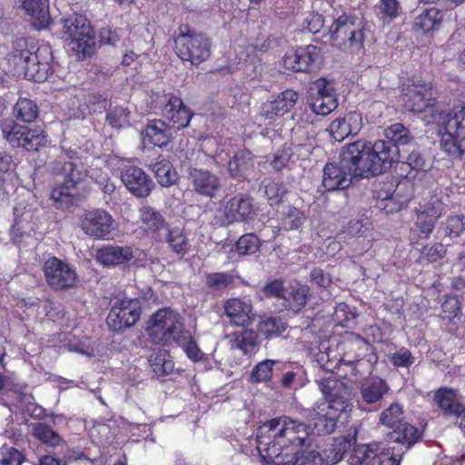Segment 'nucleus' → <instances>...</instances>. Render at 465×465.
<instances>
[{
  "label": "nucleus",
  "mask_w": 465,
  "mask_h": 465,
  "mask_svg": "<svg viewBox=\"0 0 465 465\" xmlns=\"http://www.w3.org/2000/svg\"><path fill=\"white\" fill-rule=\"evenodd\" d=\"M355 441V436L337 438L330 453L322 457L313 446L309 427L287 416L264 422L256 434L263 465H334Z\"/></svg>",
  "instance_id": "f257e3e1"
},
{
  "label": "nucleus",
  "mask_w": 465,
  "mask_h": 465,
  "mask_svg": "<svg viewBox=\"0 0 465 465\" xmlns=\"http://www.w3.org/2000/svg\"><path fill=\"white\" fill-rule=\"evenodd\" d=\"M399 159V149L383 140L374 143L358 140L341 151V163L349 167L354 177L380 174L391 167Z\"/></svg>",
  "instance_id": "f03ea898"
},
{
  "label": "nucleus",
  "mask_w": 465,
  "mask_h": 465,
  "mask_svg": "<svg viewBox=\"0 0 465 465\" xmlns=\"http://www.w3.org/2000/svg\"><path fill=\"white\" fill-rule=\"evenodd\" d=\"M321 391L327 398L314 410L312 421L318 434L331 433L339 419L346 420L351 411V392L348 386L334 377L319 381Z\"/></svg>",
  "instance_id": "7ed1b4c3"
},
{
  "label": "nucleus",
  "mask_w": 465,
  "mask_h": 465,
  "mask_svg": "<svg viewBox=\"0 0 465 465\" xmlns=\"http://www.w3.org/2000/svg\"><path fill=\"white\" fill-rule=\"evenodd\" d=\"M14 66L23 71L25 77L35 82H44L52 74L53 54L48 45L27 48L26 41L20 39L9 59Z\"/></svg>",
  "instance_id": "20e7f679"
},
{
  "label": "nucleus",
  "mask_w": 465,
  "mask_h": 465,
  "mask_svg": "<svg viewBox=\"0 0 465 465\" xmlns=\"http://www.w3.org/2000/svg\"><path fill=\"white\" fill-rule=\"evenodd\" d=\"M438 136L440 147L451 157H459L465 153V108L459 106L452 113L438 115Z\"/></svg>",
  "instance_id": "39448f33"
},
{
  "label": "nucleus",
  "mask_w": 465,
  "mask_h": 465,
  "mask_svg": "<svg viewBox=\"0 0 465 465\" xmlns=\"http://www.w3.org/2000/svg\"><path fill=\"white\" fill-rule=\"evenodd\" d=\"M64 39L71 52L78 59L91 56L94 51V36L88 20L82 15H74L64 20Z\"/></svg>",
  "instance_id": "423d86ee"
},
{
  "label": "nucleus",
  "mask_w": 465,
  "mask_h": 465,
  "mask_svg": "<svg viewBox=\"0 0 465 465\" xmlns=\"http://www.w3.org/2000/svg\"><path fill=\"white\" fill-rule=\"evenodd\" d=\"M184 330L181 315L171 309L158 310L147 322L146 332L152 342L166 344L176 338Z\"/></svg>",
  "instance_id": "0eeeda50"
},
{
  "label": "nucleus",
  "mask_w": 465,
  "mask_h": 465,
  "mask_svg": "<svg viewBox=\"0 0 465 465\" xmlns=\"http://www.w3.org/2000/svg\"><path fill=\"white\" fill-rule=\"evenodd\" d=\"M54 171L64 177V182L53 189L51 198L59 208H64L73 203L75 186L83 181L86 173L74 160L57 163Z\"/></svg>",
  "instance_id": "6e6552de"
},
{
  "label": "nucleus",
  "mask_w": 465,
  "mask_h": 465,
  "mask_svg": "<svg viewBox=\"0 0 465 465\" xmlns=\"http://www.w3.org/2000/svg\"><path fill=\"white\" fill-rule=\"evenodd\" d=\"M333 45L342 51L359 53L363 49L364 31L347 16L339 17L331 26Z\"/></svg>",
  "instance_id": "1a4fd4ad"
},
{
  "label": "nucleus",
  "mask_w": 465,
  "mask_h": 465,
  "mask_svg": "<svg viewBox=\"0 0 465 465\" xmlns=\"http://www.w3.org/2000/svg\"><path fill=\"white\" fill-rule=\"evenodd\" d=\"M210 39L196 33L181 34L175 39V53L183 60L198 65L211 54Z\"/></svg>",
  "instance_id": "9d476101"
},
{
  "label": "nucleus",
  "mask_w": 465,
  "mask_h": 465,
  "mask_svg": "<svg viewBox=\"0 0 465 465\" xmlns=\"http://www.w3.org/2000/svg\"><path fill=\"white\" fill-rule=\"evenodd\" d=\"M258 208L251 196L239 193L222 205L217 211L216 219L221 225L248 222L255 217Z\"/></svg>",
  "instance_id": "9b49d317"
},
{
  "label": "nucleus",
  "mask_w": 465,
  "mask_h": 465,
  "mask_svg": "<svg viewBox=\"0 0 465 465\" xmlns=\"http://www.w3.org/2000/svg\"><path fill=\"white\" fill-rule=\"evenodd\" d=\"M322 64V50L313 45L289 50L282 58L283 67L293 72H317L321 69Z\"/></svg>",
  "instance_id": "f8f14e48"
},
{
  "label": "nucleus",
  "mask_w": 465,
  "mask_h": 465,
  "mask_svg": "<svg viewBox=\"0 0 465 465\" xmlns=\"http://www.w3.org/2000/svg\"><path fill=\"white\" fill-rule=\"evenodd\" d=\"M79 226L84 234L97 240L107 239L117 229L113 215L101 208L85 211L79 218Z\"/></svg>",
  "instance_id": "ddd939ff"
},
{
  "label": "nucleus",
  "mask_w": 465,
  "mask_h": 465,
  "mask_svg": "<svg viewBox=\"0 0 465 465\" xmlns=\"http://www.w3.org/2000/svg\"><path fill=\"white\" fill-rule=\"evenodd\" d=\"M141 316L138 299L124 298L115 302L106 318V324L113 331H121L134 325Z\"/></svg>",
  "instance_id": "4468645a"
},
{
  "label": "nucleus",
  "mask_w": 465,
  "mask_h": 465,
  "mask_svg": "<svg viewBox=\"0 0 465 465\" xmlns=\"http://www.w3.org/2000/svg\"><path fill=\"white\" fill-rule=\"evenodd\" d=\"M43 271L47 284L54 290L70 289L76 282L77 275L74 269L56 257L45 261Z\"/></svg>",
  "instance_id": "2eb2a0df"
},
{
  "label": "nucleus",
  "mask_w": 465,
  "mask_h": 465,
  "mask_svg": "<svg viewBox=\"0 0 465 465\" xmlns=\"http://www.w3.org/2000/svg\"><path fill=\"white\" fill-rule=\"evenodd\" d=\"M432 88L424 83H413L402 87V92L400 96L401 105L408 111L423 113H434L433 104H430V95Z\"/></svg>",
  "instance_id": "dca6fc26"
},
{
  "label": "nucleus",
  "mask_w": 465,
  "mask_h": 465,
  "mask_svg": "<svg viewBox=\"0 0 465 465\" xmlns=\"http://www.w3.org/2000/svg\"><path fill=\"white\" fill-rule=\"evenodd\" d=\"M298 98L297 92L287 89L264 102L260 108V116L264 120L274 121L291 112Z\"/></svg>",
  "instance_id": "f3484780"
},
{
  "label": "nucleus",
  "mask_w": 465,
  "mask_h": 465,
  "mask_svg": "<svg viewBox=\"0 0 465 465\" xmlns=\"http://www.w3.org/2000/svg\"><path fill=\"white\" fill-rule=\"evenodd\" d=\"M121 180L126 189L138 198L147 197L153 188V183L145 172L134 165L123 168Z\"/></svg>",
  "instance_id": "a211bd4d"
},
{
  "label": "nucleus",
  "mask_w": 465,
  "mask_h": 465,
  "mask_svg": "<svg viewBox=\"0 0 465 465\" xmlns=\"http://www.w3.org/2000/svg\"><path fill=\"white\" fill-rule=\"evenodd\" d=\"M161 103L163 104V116L175 128H184L189 124L193 114L181 98L173 94H164L161 96Z\"/></svg>",
  "instance_id": "6ab92c4d"
},
{
  "label": "nucleus",
  "mask_w": 465,
  "mask_h": 465,
  "mask_svg": "<svg viewBox=\"0 0 465 465\" xmlns=\"http://www.w3.org/2000/svg\"><path fill=\"white\" fill-rule=\"evenodd\" d=\"M188 179L193 190L202 196L213 198L221 189L220 178L205 169L192 168Z\"/></svg>",
  "instance_id": "aec40b11"
},
{
  "label": "nucleus",
  "mask_w": 465,
  "mask_h": 465,
  "mask_svg": "<svg viewBox=\"0 0 465 465\" xmlns=\"http://www.w3.org/2000/svg\"><path fill=\"white\" fill-rule=\"evenodd\" d=\"M353 177L351 170L341 163V157L338 163H329L324 166L322 186L327 191L343 190L349 187Z\"/></svg>",
  "instance_id": "412c9836"
},
{
  "label": "nucleus",
  "mask_w": 465,
  "mask_h": 465,
  "mask_svg": "<svg viewBox=\"0 0 465 465\" xmlns=\"http://www.w3.org/2000/svg\"><path fill=\"white\" fill-rule=\"evenodd\" d=\"M362 117L358 112H350L342 117L334 119L329 125L331 136L338 142L343 141L349 135L358 134L362 128Z\"/></svg>",
  "instance_id": "4be33fe9"
},
{
  "label": "nucleus",
  "mask_w": 465,
  "mask_h": 465,
  "mask_svg": "<svg viewBox=\"0 0 465 465\" xmlns=\"http://www.w3.org/2000/svg\"><path fill=\"white\" fill-rule=\"evenodd\" d=\"M225 315L236 326H246L254 321L252 305L250 302L240 298H232L224 302Z\"/></svg>",
  "instance_id": "5701e85b"
},
{
  "label": "nucleus",
  "mask_w": 465,
  "mask_h": 465,
  "mask_svg": "<svg viewBox=\"0 0 465 465\" xmlns=\"http://www.w3.org/2000/svg\"><path fill=\"white\" fill-rule=\"evenodd\" d=\"M134 257L130 246L104 245L97 250L95 258L104 266H115L129 262Z\"/></svg>",
  "instance_id": "b1692460"
},
{
  "label": "nucleus",
  "mask_w": 465,
  "mask_h": 465,
  "mask_svg": "<svg viewBox=\"0 0 465 465\" xmlns=\"http://www.w3.org/2000/svg\"><path fill=\"white\" fill-rule=\"evenodd\" d=\"M25 12L33 19V25L42 29L48 25L49 0H20Z\"/></svg>",
  "instance_id": "393cba45"
},
{
  "label": "nucleus",
  "mask_w": 465,
  "mask_h": 465,
  "mask_svg": "<svg viewBox=\"0 0 465 465\" xmlns=\"http://www.w3.org/2000/svg\"><path fill=\"white\" fill-rule=\"evenodd\" d=\"M142 134L144 143L159 147L166 145L172 138L170 129L162 120L150 121Z\"/></svg>",
  "instance_id": "a878e982"
},
{
  "label": "nucleus",
  "mask_w": 465,
  "mask_h": 465,
  "mask_svg": "<svg viewBox=\"0 0 465 465\" xmlns=\"http://www.w3.org/2000/svg\"><path fill=\"white\" fill-rule=\"evenodd\" d=\"M138 223L140 229L146 233H158L166 226L163 216L149 205H143L139 209Z\"/></svg>",
  "instance_id": "bb28decb"
},
{
  "label": "nucleus",
  "mask_w": 465,
  "mask_h": 465,
  "mask_svg": "<svg viewBox=\"0 0 465 465\" xmlns=\"http://www.w3.org/2000/svg\"><path fill=\"white\" fill-rule=\"evenodd\" d=\"M407 187H410V183L408 181H404L401 182L397 185L395 192L391 194H389L388 193H382L380 192L378 194L379 201L377 203V206L380 209L384 210L387 213L401 210L411 197V192H410L404 198H399L400 191Z\"/></svg>",
  "instance_id": "cd10ccee"
},
{
  "label": "nucleus",
  "mask_w": 465,
  "mask_h": 465,
  "mask_svg": "<svg viewBox=\"0 0 465 465\" xmlns=\"http://www.w3.org/2000/svg\"><path fill=\"white\" fill-rule=\"evenodd\" d=\"M388 391L389 387L385 381L378 377L365 380L361 386V399L368 404L381 401Z\"/></svg>",
  "instance_id": "c85d7f7f"
},
{
  "label": "nucleus",
  "mask_w": 465,
  "mask_h": 465,
  "mask_svg": "<svg viewBox=\"0 0 465 465\" xmlns=\"http://www.w3.org/2000/svg\"><path fill=\"white\" fill-rule=\"evenodd\" d=\"M438 406L445 414L459 416L464 412V406L457 391L449 388L438 389Z\"/></svg>",
  "instance_id": "c756f323"
},
{
  "label": "nucleus",
  "mask_w": 465,
  "mask_h": 465,
  "mask_svg": "<svg viewBox=\"0 0 465 465\" xmlns=\"http://www.w3.org/2000/svg\"><path fill=\"white\" fill-rule=\"evenodd\" d=\"M309 289L305 285H291L286 289L282 299L284 300V306L288 310L299 312L307 302V295Z\"/></svg>",
  "instance_id": "7c9ffc66"
},
{
  "label": "nucleus",
  "mask_w": 465,
  "mask_h": 465,
  "mask_svg": "<svg viewBox=\"0 0 465 465\" xmlns=\"http://www.w3.org/2000/svg\"><path fill=\"white\" fill-rule=\"evenodd\" d=\"M380 443L356 445L349 457L350 465H371L376 459Z\"/></svg>",
  "instance_id": "2f4dec72"
},
{
  "label": "nucleus",
  "mask_w": 465,
  "mask_h": 465,
  "mask_svg": "<svg viewBox=\"0 0 465 465\" xmlns=\"http://www.w3.org/2000/svg\"><path fill=\"white\" fill-rule=\"evenodd\" d=\"M149 363L157 377L167 375L173 370V362L168 351L163 349L153 351L149 357Z\"/></svg>",
  "instance_id": "473e14b6"
},
{
  "label": "nucleus",
  "mask_w": 465,
  "mask_h": 465,
  "mask_svg": "<svg viewBox=\"0 0 465 465\" xmlns=\"http://www.w3.org/2000/svg\"><path fill=\"white\" fill-rule=\"evenodd\" d=\"M232 342V347L241 350L244 354L253 353L259 346L257 333L248 329L233 333Z\"/></svg>",
  "instance_id": "72a5a7b5"
},
{
  "label": "nucleus",
  "mask_w": 465,
  "mask_h": 465,
  "mask_svg": "<svg viewBox=\"0 0 465 465\" xmlns=\"http://www.w3.org/2000/svg\"><path fill=\"white\" fill-rule=\"evenodd\" d=\"M166 242L170 249L178 255H184L189 251V241L184 233V229L175 226L168 230Z\"/></svg>",
  "instance_id": "f704fd0d"
},
{
  "label": "nucleus",
  "mask_w": 465,
  "mask_h": 465,
  "mask_svg": "<svg viewBox=\"0 0 465 465\" xmlns=\"http://www.w3.org/2000/svg\"><path fill=\"white\" fill-rule=\"evenodd\" d=\"M14 115L25 123H33L39 114L36 103L29 98H19L14 106Z\"/></svg>",
  "instance_id": "c9c22d12"
},
{
  "label": "nucleus",
  "mask_w": 465,
  "mask_h": 465,
  "mask_svg": "<svg viewBox=\"0 0 465 465\" xmlns=\"http://www.w3.org/2000/svg\"><path fill=\"white\" fill-rule=\"evenodd\" d=\"M251 167H252V154L247 151L236 153L228 163V171L232 178L244 175Z\"/></svg>",
  "instance_id": "e433bc0d"
},
{
  "label": "nucleus",
  "mask_w": 465,
  "mask_h": 465,
  "mask_svg": "<svg viewBox=\"0 0 465 465\" xmlns=\"http://www.w3.org/2000/svg\"><path fill=\"white\" fill-rule=\"evenodd\" d=\"M152 170L155 174V178L162 186H170L177 180L176 171L173 169L172 163L165 159L156 162Z\"/></svg>",
  "instance_id": "4c0bfd02"
},
{
  "label": "nucleus",
  "mask_w": 465,
  "mask_h": 465,
  "mask_svg": "<svg viewBox=\"0 0 465 465\" xmlns=\"http://www.w3.org/2000/svg\"><path fill=\"white\" fill-rule=\"evenodd\" d=\"M48 143L47 135L38 129L25 127V132L21 138L20 147L27 151H37Z\"/></svg>",
  "instance_id": "58836bf2"
},
{
  "label": "nucleus",
  "mask_w": 465,
  "mask_h": 465,
  "mask_svg": "<svg viewBox=\"0 0 465 465\" xmlns=\"http://www.w3.org/2000/svg\"><path fill=\"white\" fill-rule=\"evenodd\" d=\"M380 420L381 424L393 429V433H396L401 428L403 422L402 408L397 403L391 404L382 411Z\"/></svg>",
  "instance_id": "ea45409f"
},
{
  "label": "nucleus",
  "mask_w": 465,
  "mask_h": 465,
  "mask_svg": "<svg viewBox=\"0 0 465 465\" xmlns=\"http://www.w3.org/2000/svg\"><path fill=\"white\" fill-rule=\"evenodd\" d=\"M25 127L14 120L6 119L2 124V133L13 147H20L21 138L25 132Z\"/></svg>",
  "instance_id": "a19ab883"
},
{
  "label": "nucleus",
  "mask_w": 465,
  "mask_h": 465,
  "mask_svg": "<svg viewBox=\"0 0 465 465\" xmlns=\"http://www.w3.org/2000/svg\"><path fill=\"white\" fill-rule=\"evenodd\" d=\"M175 341L182 347L188 358L192 361H198L203 359V352L197 346L190 331H183L181 332V334L177 336Z\"/></svg>",
  "instance_id": "79ce46f5"
},
{
  "label": "nucleus",
  "mask_w": 465,
  "mask_h": 465,
  "mask_svg": "<svg viewBox=\"0 0 465 465\" xmlns=\"http://www.w3.org/2000/svg\"><path fill=\"white\" fill-rule=\"evenodd\" d=\"M277 361L264 360L257 363L252 370L250 381L252 383H260L269 381L272 377L273 366Z\"/></svg>",
  "instance_id": "37998d69"
},
{
  "label": "nucleus",
  "mask_w": 465,
  "mask_h": 465,
  "mask_svg": "<svg viewBox=\"0 0 465 465\" xmlns=\"http://www.w3.org/2000/svg\"><path fill=\"white\" fill-rule=\"evenodd\" d=\"M391 438L397 444H406L408 449L419 440L420 434L414 426L402 422L401 428L396 433H393Z\"/></svg>",
  "instance_id": "c03bdc74"
},
{
  "label": "nucleus",
  "mask_w": 465,
  "mask_h": 465,
  "mask_svg": "<svg viewBox=\"0 0 465 465\" xmlns=\"http://www.w3.org/2000/svg\"><path fill=\"white\" fill-rule=\"evenodd\" d=\"M261 246L259 238L253 233H246L240 237L235 245V252L239 255H252Z\"/></svg>",
  "instance_id": "a18cd8bd"
},
{
  "label": "nucleus",
  "mask_w": 465,
  "mask_h": 465,
  "mask_svg": "<svg viewBox=\"0 0 465 465\" xmlns=\"http://www.w3.org/2000/svg\"><path fill=\"white\" fill-rule=\"evenodd\" d=\"M384 137L389 141L387 143L405 144L409 142V132L401 124H394L387 127L383 132Z\"/></svg>",
  "instance_id": "49530a36"
},
{
  "label": "nucleus",
  "mask_w": 465,
  "mask_h": 465,
  "mask_svg": "<svg viewBox=\"0 0 465 465\" xmlns=\"http://www.w3.org/2000/svg\"><path fill=\"white\" fill-rule=\"evenodd\" d=\"M400 8L399 0H380L376 5L377 13L381 18L389 22L399 15Z\"/></svg>",
  "instance_id": "de8ad7c7"
},
{
  "label": "nucleus",
  "mask_w": 465,
  "mask_h": 465,
  "mask_svg": "<svg viewBox=\"0 0 465 465\" xmlns=\"http://www.w3.org/2000/svg\"><path fill=\"white\" fill-rule=\"evenodd\" d=\"M313 113L320 115H327L338 106L337 98L313 96L311 102Z\"/></svg>",
  "instance_id": "09e8293b"
},
{
  "label": "nucleus",
  "mask_w": 465,
  "mask_h": 465,
  "mask_svg": "<svg viewBox=\"0 0 465 465\" xmlns=\"http://www.w3.org/2000/svg\"><path fill=\"white\" fill-rule=\"evenodd\" d=\"M285 330V324L278 318H267L259 324V331L266 338L280 335Z\"/></svg>",
  "instance_id": "8fccbe9b"
},
{
  "label": "nucleus",
  "mask_w": 465,
  "mask_h": 465,
  "mask_svg": "<svg viewBox=\"0 0 465 465\" xmlns=\"http://www.w3.org/2000/svg\"><path fill=\"white\" fill-rule=\"evenodd\" d=\"M414 25L424 33L433 31L436 25V8L430 7L424 10L416 17Z\"/></svg>",
  "instance_id": "3c124183"
},
{
  "label": "nucleus",
  "mask_w": 465,
  "mask_h": 465,
  "mask_svg": "<svg viewBox=\"0 0 465 465\" xmlns=\"http://www.w3.org/2000/svg\"><path fill=\"white\" fill-rule=\"evenodd\" d=\"M130 112L127 108L117 106L107 114L109 124L114 128H122L129 124Z\"/></svg>",
  "instance_id": "603ef678"
},
{
  "label": "nucleus",
  "mask_w": 465,
  "mask_h": 465,
  "mask_svg": "<svg viewBox=\"0 0 465 465\" xmlns=\"http://www.w3.org/2000/svg\"><path fill=\"white\" fill-rule=\"evenodd\" d=\"M232 282V277L227 272H214L206 276V285L213 291H223Z\"/></svg>",
  "instance_id": "864d4df0"
},
{
  "label": "nucleus",
  "mask_w": 465,
  "mask_h": 465,
  "mask_svg": "<svg viewBox=\"0 0 465 465\" xmlns=\"http://www.w3.org/2000/svg\"><path fill=\"white\" fill-rule=\"evenodd\" d=\"M376 459L379 460V465H399L401 454L395 452V447L386 448L380 443V450L377 451Z\"/></svg>",
  "instance_id": "5fc2aeb1"
},
{
  "label": "nucleus",
  "mask_w": 465,
  "mask_h": 465,
  "mask_svg": "<svg viewBox=\"0 0 465 465\" xmlns=\"http://www.w3.org/2000/svg\"><path fill=\"white\" fill-rule=\"evenodd\" d=\"M34 435L41 441L52 446H55L60 442V436L45 424L35 426Z\"/></svg>",
  "instance_id": "6e6d98bb"
},
{
  "label": "nucleus",
  "mask_w": 465,
  "mask_h": 465,
  "mask_svg": "<svg viewBox=\"0 0 465 465\" xmlns=\"http://www.w3.org/2000/svg\"><path fill=\"white\" fill-rule=\"evenodd\" d=\"M92 180L96 183L104 193H112L114 191V184L110 181L107 173L98 167H93L88 172Z\"/></svg>",
  "instance_id": "4d7b16f0"
},
{
  "label": "nucleus",
  "mask_w": 465,
  "mask_h": 465,
  "mask_svg": "<svg viewBox=\"0 0 465 465\" xmlns=\"http://www.w3.org/2000/svg\"><path fill=\"white\" fill-rule=\"evenodd\" d=\"M303 223V215L297 208H289L282 220V228L285 231L298 229Z\"/></svg>",
  "instance_id": "13d9d810"
},
{
  "label": "nucleus",
  "mask_w": 465,
  "mask_h": 465,
  "mask_svg": "<svg viewBox=\"0 0 465 465\" xmlns=\"http://www.w3.org/2000/svg\"><path fill=\"white\" fill-rule=\"evenodd\" d=\"M443 320L451 322L453 319L458 317L460 310V300L455 296H448L441 305Z\"/></svg>",
  "instance_id": "bf43d9fd"
},
{
  "label": "nucleus",
  "mask_w": 465,
  "mask_h": 465,
  "mask_svg": "<svg viewBox=\"0 0 465 465\" xmlns=\"http://www.w3.org/2000/svg\"><path fill=\"white\" fill-rule=\"evenodd\" d=\"M24 457L13 447H3L0 450V465H21Z\"/></svg>",
  "instance_id": "052dcab7"
},
{
  "label": "nucleus",
  "mask_w": 465,
  "mask_h": 465,
  "mask_svg": "<svg viewBox=\"0 0 465 465\" xmlns=\"http://www.w3.org/2000/svg\"><path fill=\"white\" fill-rule=\"evenodd\" d=\"M313 86L317 91L314 96L337 98L334 84L331 81L322 77L313 82Z\"/></svg>",
  "instance_id": "680f3d73"
},
{
  "label": "nucleus",
  "mask_w": 465,
  "mask_h": 465,
  "mask_svg": "<svg viewBox=\"0 0 465 465\" xmlns=\"http://www.w3.org/2000/svg\"><path fill=\"white\" fill-rule=\"evenodd\" d=\"M292 147L285 146L283 149L279 150L273 156L272 165L275 170H282L292 163Z\"/></svg>",
  "instance_id": "e2e57ef3"
},
{
  "label": "nucleus",
  "mask_w": 465,
  "mask_h": 465,
  "mask_svg": "<svg viewBox=\"0 0 465 465\" xmlns=\"http://www.w3.org/2000/svg\"><path fill=\"white\" fill-rule=\"evenodd\" d=\"M465 231V216L450 217L446 223V232L450 236H459Z\"/></svg>",
  "instance_id": "0e129e2a"
},
{
  "label": "nucleus",
  "mask_w": 465,
  "mask_h": 465,
  "mask_svg": "<svg viewBox=\"0 0 465 465\" xmlns=\"http://www.w3.org/2000/svg\"><path fill=\"white\" fill-rule=\"evenodd\" d=\"M391 363L396 367H409L413 363V357L409 350L402 348L391 357Z\"/></svg>",
  "instance_id": "69168bd1"
},
{
  "label": "nucleus",
  "mask_w": 465,
  "mask_h": 465,
  "mask_svg": "<svg viewBox=\"0 0 465 465\" xmlns=\"http://www.w3.org/2000/svg\"><path fill=\"white\" fill-rule=\"evenodd\" d=\"M417 225L420 232L428 235L434 228V217L425 212H422L418 215Z\"/></svg>",
  "instance_id": "338daca9"
},
{
  "label": "nucleus",
  "mask_w": 465,
  "mask_h": 465,
  "mask_svg": "<svg viewBox=\"0 0 465 465\" xmlns=\"http://www.w3.org/2000/svg\"><path fill=\"white\" fill-rule=\"evenodd\" d=\"M311 278L313 282H315L320 287H328L331 279L329 274L324 273L321 269H314L311 272Z\"/></svg>",
  "instance_id": "774afa93"
}]
</instances>
